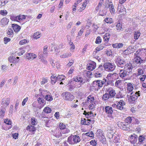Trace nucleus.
Instances as JSON below:
<instances>
[{
	"instance_id": "obj_1",
	"label": "nucleus",
	"mask_w": 146,
	"mask_h": 146,
	"mask_svg": "<svg viewBox=\"0 0 146 146\" xmlns=\"http://www.w3.org/2000/svg\"><path fill=\"white\" fill-rule=\"evenodd\" d=\"M107 92L108 93H106L103 96V99L105 100L113 98L116 94L115 90L113 89H109Z\"/></svg>"
},
{
	"instance_id": "obj_2",
	"label": "nucleus",
	"mask_w": 146,
	"mask_h": 146,
	"mask_svg": "<svg viewBox=\"0 0 146 146\" xmlns=\"http://www.w3.org/2000/svg\"><path fill=\"white\" fill-rule=\"evenodd\" d=\"M103 67L106 71L112 72L115 70L116 66L114 63L107 62L104 64Z\"/></svg>"
},
{
	"instance_id": "obj_3",
	"label": "nucleus",
	"mask_w": 146,
	"mask_h": 146,
	"mask_svg": "<svg viewBox=\"0 0 146 146\" xmlns=\"http://www.w3.org/2000/svg\"><path fill=\"white\" fill-rule=\"evenodd\" d=\"M115 60V63L118 67L123 68L127 64L124 60L120 56L116 57Z\"/></svg>"
},
{
	"instance_id": "obj_4",
	"label": "nucleus",
	"mask_w": 146,
	"mask_h": 146,
	"mask_svg": "<svg viewBox=\"0 0 146 146\" xmlns=\"http://www.w3.org/2000/svg\"><path fill=\"white\" fill-rule=\"evenodd\" d=\"M140 91L136 92L134 93L133 92H131V96L128 99L129 102L131 103L132 102H135L138 98V97L140 96Z\"/></svg>"
},
{
	"instance_id": "obj_5",
	"label": "nucleus",
	"mask_w": 146,
	"mask_h": 146,
	"mask_svg": "<svg viewBox=\"0 0 146 146\" xmlns=\"http://www.w3.org/2000/svg\"><path fill=\"white\" fill-rule=\"evenodd\" d=\"M62 96L64 98V99L69 101H72L74 98V96L69 92L63 93Z\"/></svg>"
},
{
	"instance_id": "obj_6",
	"label": "nucleus",
	"mask_w": 146,
	"mask_h": 146,
	"mask_svg": "<svg viewBox=\"0 0 146 146\" xmlns=\"http://www.w3.org/2000/svg\"><path fill=\"white\" fill-rule=\"evenodd\" d=\"M118 125V127L122 129L128 131L130 130L129 125L127 123L121 122L119 123Z\"/></svg>"
},
{
	"instance_id": "obj_7",
	"label": "nucleus",
	"mask_w": 146,
	"mask_h": 146,
	"mask_svg": "<svg viewBox=\"0 0 146 146\" xmlns=\"http://www.w3.org/2000/svg\"><path fill=\"white\" fill-rule=\"evenodd\" d=\"M123 69L124 70H125L126 72H127V75H128V73H130L131 72L132 69L135 66L133 65L131 63L127 64L125 66Z\"/></svg>"
},
{
	"instance_id": "obj_8",
	"label": "nucleus",
	"mask_w": 146,
	"mask_h": 146,
	"mask_svg": "<svg viewBox=\"0 0 146 146\" xmlns=\"http://www.w3.org/2000/svg\"><path fill=\"white\" fill-rule=\"evenodd\" d=\"M103 110L106 113L110 114L109 115L111 117V115L113 112V109L111 107L108 106H106L105 107L104 110V109Z\"/></svg>"
},
{
	"instance_id": "obj_9",
	"label": "nucleus",
	"mask_w": 146,
	"mask_h": 146,
	"mask_svg": "<svg viewBox=\"0 0 146 146\" xmlns=\"http://www.w3.org/2000/svg\"><path fill=\"white\" fill-rule=\"evenodd\" d=\"M96 66V63L93 62L91 63H89L87 64V69L90 70H93L95 69Z\"/></svg>"
},
{
	"instance_id": "obj_10",
	"label": "nucleus",
	"mask_w": 146,
	"mask_h": 146,
	"mask_svg": "<svg viewBox=\"0 0 146 146\" xmlns=\"http://www.w3.org/2000/svg\"><path fill=\"white\" fill-rule=\"evenodd\" d=\"M133 62L137 64H140L142 63L145 62V60H143L140 57H139V58H134Z\"/></svg>"
},
{
	"instance_id": "obj_11",
	"label": "nucleus",
	"mask_w": 146,
	"mask_h": 146,
	"mask_svg": "<svg viewBox=\"0 0 146 146\" xmlns=\"http://www.w3.org/2000/svg\"><path fill=\"white\" fill-rule=\"evenodd\" d=\"M119 75V76L122 78H124L127 75V72H126L125 70H124L123 69L120 70Z\"/></svg>"
},
{
	"instance_id": "obj_12",
	"label": "nucleus",
	"mask_w": 146,
	"mask_h": 146,
	"mask_svg": "<svg viewBox=\"0 0 146 146\" xmlns=\"http://www.w3.org/2000/svg\"><path fill=\"white\" fill-rule=\"evenodd\" d=\"M108 5L110 13L111 14H114L115 13V10L114 8L112 2H109L108 3Z\"/></svg>"
},
{
	"instance_id": "obj_13",
	"label": "nucleus",
	"mask_w": 146,
	"mask_h": 146,
	"mask_svg": "<svg viewBox=\"0 0 146 146\" xmlns=\"http://www.w3.org/2000/svg\"><path fill=\"white\" fill-rule=\"evenodd\" d=\"M12 27L15 32H19L21 29V27L16 24H12Z\"/></svg>"
},
{
	"instance_id": "obj_14",
	"label": "nucleus",
	"mask_w": 146,
	"mask_h": 146,
	"mask_svg": "<svg viewBox=\"0 0 146 146\" xmlns=\"http://www.w3.org/2000/svg\"><path fill=\"white\" fill-rule=\"evenodd\" d=\"M10 99L9 98H3L2 100L1 104H3L4 105H6L7 106L10 103Z\"/></svg>"
},
{
	"instance_id": "obj_15",
	"label": "nucleus",
	"mask_w": 146,
	"mask_h": 146,
	"mask_svg": "<svg viewBox=\"0 0 146 146\" xmlns=\"http://www.w3.org/2000/svg\"><path fill=\"white\" fill-rule=\"evenodd\" d=\"M81 140L80 137L78 135H75L73 136V141L74 144L77 143L79 142Z\"/></svg>"
},
{
	"instance_id": "obj_16",
	"label": "nucleus",
	"mask_w": 146,
	"mask_h": 146,
	"mask_svg": "<svg viewBox=\"0 0 146 146\" xmlns=\"http://www.w3.org/2000/svg\"><path fill=\"white\" fill-rule=\"evenodd\" d=\"M36 56L35 54L31 53H28L26 56L27 58L29 60L31 59H33L36 58Z\"/></svg>"
},
{
	"instance_id": "obj_17",
	"label": "nucleus",
	"mask_w": 146,
	"mask_h": 146,
	"mask_svg": "<svg viewBox=\"0 0 146 146\" xmlns=\"http://www.w3.org/2000/svg\"><path fill=\"white\" fill-rule=\"evenodd\" d=\"M96 135L98 138H100L103 136H104L103 134L102 131L101 129H98L97 130Z\"/></svg>"
},
{
	"instance_id": "obj_18",
	"label": "nucleus",
	"mask_w": 146,
	"mask_h": 146,
	"mask_svg": "<svg viewBox=\"0 0 146 146\" xmlns=\"http://www.w3.org/2000/svg\"><path fill=\"white\" fill-rule=\"evenodd\" d=\"M93 82L94 84H96L99 87H102L103 85L102 81L101 80H95Z\"/></svg>"
},
{
	"instance_id": "obj_19",
	"label": "nucleus",
	"mask_w": 146,
	"mask_h": 146,
	"mask_svg": "<svg viewBox=\"0 0 146 146\" xmlns=\"http://www.w3.org/2000/svg\"><path fill=\"white\" fill-rule=\"evenodd\" d=\"M44 99L48 101L51 102L53 100V98L51 95L47 94L46 95Z\"/></svg>"
},
{
	"instance_id": "obj_20",
	"label": "nucleus",
	"mask_w": 146,
	"mask_h": 146,
	"mask_svg": "<svg viewBox=\"0 0 146 146\" xmlns=\"http://www.w3.org/2000/svg\"><path fill=\"white\" fill-rule=\"evenodd\" d=\"M74 81L76 82H80V83H82L83 81V79L80 77H75L73 78Z\"/></svg>"
},
{
	"instance_id": "obj_21",
	"label": "nucleus",
	"mask_w": 146,
	"mask_h": 146,
	"mask_svg": "<svg viewBox=\"0 0 146 146\" xmlns=\"http://www.w3.org/2000/svg\"><path fill=\"white\" fill-rule=\"evenodd\" d=\"M127 90L130 92L132 91L133 88L132 84L131 83H129L127 84Z\"/></svg>"
},
{
	"instance_id": "obj_22",
	"label": "nucleus",
	"mask_w": 146,
	"mask_h": 146,
	"mask_svg": "<svg viewBox=\"0 0 146 146\" xmlns=\"http://www.w3.org/2000/svg\"><path fill=\"white\" fill-rule=\"evenodd\" d=\"M117 104L119 106V107H121L122 108V109H121L120 110H123V106L125 105V102L123 100H121L118 102Z\"/></svg>"
},
{
	"instance_id": "obj_23",
	"label": "nucleus",
	"mask_w": 146,
	"mask_h": 146,
	"mask_svg": "<svg viewBox=\"0 0 146 146\" xmlns=\"http://www.w3.org/2000/svg\"><path fill=\"white\" fill-rule=\"evenodd\" d=\"M27 129L30 131H34L36 130L35 127L32 125L28 126Z\"/></svg>"
},
{
	"instance_id": "obj_24",
	"label": "nucleus",
	"mask_w": 146,
	"mask_h": 146,
	"mask_svg": "<svg viewBox=\"0 0 146 146\" xmlns=\"http://www.w3.org/2000/svg\"><path fill=\"white\" fill-rule=\"evenodd\" d=\"M118 10L119 12L121 13H122V14H124L126 13V9L124 7H121V8H119V7H118Z\"/></svg>"
},
{
	"instance_id": "obj_25",
	"label": "nucleus",
	"mask_w": 146,
	"mask_h": 146,
	"mask_svg": "<svg viewBox=\"0 0 146 146\" xmlns=\"http://www.w3.org/2000/svg\"><path fill=\"white\" fill-rule=\"evenodd\" d=\"M20 17H19V16H12L11 17V19L14 21H18L19 20L20 21Z\"/></svg>"
},
{
	"instance_id": "obj_26",
	"label": "nucleus",
	"mask_w": 146,
	"mask_h": 146,
	"mask_svg": "<svg viewBox=\"0 0 146 146\" xmlns=\"http://www.w3.org/2000/svg\"><path fill=\"white\" fill-rule=\"evenodd\" d=\"M140 35V33L137 31H135L134 34V39L135 40H137Z\"/></svg>"
},
{
	"instance_id": "obj_27",
	"label": "nucleus",
	"mask_w": 146,
	"mask_h": 146,
	"mask_svg": "<svg viewBox=\"0 0 146 146\" xmlns=\"http://www.w3.org/2000/svg\"><path fill=\"white\" fill-rule=\"evenodd\" d=\"M9 22V20L6 17L3 18L1 21V23L4 25L7 24Z\"/></svg>"
},
{
	"instance_id": "obj_28",
	"label": "nucleus",
	"mask_w": 146,
	"mask_h": 146,
	"mask_svg": "<svg viewBox=\"0 0 146 146\" xmlns=\"http://www.w3.org/2000/svg\"><path fill=\"white\" fill-rule=\"evenodd\" d=\"M104 21L108 23H111L113 22L112 19L110 18H106L104 19Z\"/></svg>"
},
{
	"instance_id": "obj_29",
	"label": "nucleus",
	"mask_w": 146,
	"mask_h": 146,
	"mask_svg": "<svg viewBox=\"0 0 146 146\" xmlns=\"http://www.w3.org/2000/svg\"><path fill=\"white\" fill-rule=\"evenodd\" d=\"M71 56V54L70 53H67L63 55H62L60 56V57L62 58H68V57L70 56Z\"/></svg>"
},
{
	"instance_id": "obj_30",
	"label": "nucleus",
	"mask_w": 146,
	"mask_h": 146,
	"mask_svg": "<svg viewBox=\"0 0 146 146\" xmlns=\"http://www.w3.org/2000/svg\"><path fill=\"white\" fill-rule=\"evenodd\" d=\"M43 111L46 113H50L51 111V109L48 107L45 108L43 110Z\"/></svg>"
},
{
	"instance_id": "obj_31",
	"label": "nucleus",
	"mask_w": 146,
	"mask_h": 146,
	"mask_svg": "<svg viewBox=\"0 0 146 146\" xmlns=\"http://www.w3.org/2000/svg\"><path fill=\"white\" fill-rule=\"evenodd\" d=\"M100 141L102 143L104 144H106V139L105 138L104 136H103L102 137L99 138Z\"/></svg>"
},
{
	"instance_id": "obj_32",
	"label": "nucleus",
	"mask_w": 146,
	"mask_h": 146,
	"mask_svg": "<svg viewBox=\"0 0 146 146\" xmlns=\"http://www.w3.org/2000/svg\"><path fill=\"white\" fill-rule=\"evenodd\" d=\"M140 50H137L136 51L135 53H134V58H139L140 57V55L141 54Z\"/></svg>"
},
{
	"instance_id": "obj_33",
	"label": "nucleus",
	"mask_w": 146,
	"mask_h": 146,
	"mask_svg": "<svg viewBox=\"0 0 146 146\" xmlns=\"http://www.w3.org/2000/svg\"><path fill=\"white\" fill-rule=\"evenodd\" d=\"M47 91L46 90H43L42 91H41L40 92V95L41 96V97H45V96L46 95H47L46 94H47Z\"/></svg>"
},
{
	"instance_id": "obj_34",
	"label": "nucleus",
	"mask_w": 146,
	"mask_h": 146,
	"mask_svg": "<svg viewBox=\"0 0 146 146\" xmlns=\"http://www.w3.org/2000/svg\"><path fill=\"white\" fill-rule=\"evenodd\" d=\"M85 135L88 136L92 137H94V134L92 131H90L86 133H85Z\"/></svg>"
},
{
	"instance_id": "obj_35",
	"label": "nucleus",
	"mask_w": 146,
	"mask_h": 146,
	"mask_svg": "<svg viewBox=\"0 0 146 146\" xmlns=\"http://www.w3.org/2000/svg\"><path fill=\"white\" fill-rule=\"evenodd\" d=\"M40 34L38 32L35 33L34 34V38L35 39H37L40 37Z\"/></svg>"
},
{
	"instance_id": "obj_36",
	"label": "nucleus",
	"mask_w": 146,
	"mask_h": 146,
	"mask_svg": "<svg viewBox=\"0 0 146 146\" xmlns=\"http://www.w3.org/2000/svg\"><path fill=\"white\" fill-rule=\"evenodd\" d=\"M94 114L92 111L88 112V114L86 115V117L87 118H89L90 117H93Z\"/></svg>"
},
{
	"instance_id": "obj_37",
	"label": "nucleus",
	"mask_w": 146,
	"mask_h": 146,
	"mask_svg": "<svg viewBox=\"0 0 146 146\" xmlns=\"http://www.w3.org/2000/svg\"><path fill=\"white\" fill-rule=\"evenodd\" d=\"M102 39L101 37L99 36H98L96 39L95 43L97 44H100L101 42Z\"/></svg>"
},
{
	"instance_id": "obj_38",
	"label": "nucleus",
	"mask_w": 146,
	"mask_h": 146,
	"mask_svg": "<svg viewBox=\"0 0 146 146\" xmlns=\"http://www.w3.org/2000/svg\"><path fill=\"white\" fill-rule=\"evenodd\" d=\"M120 140V137L119 136L116 135L114 136L113 142L115 143L118 142Z\"/></svg>"
},
{
	"instance_id": "obj_39",
	"label": "nucleus",
	"mask_w": 146,
	"mask_h": 146,
	"mask_svg": "<svg viewBox=\"0 0 146 146\" xmlns=\"http://www.w3.org/2000/svg\"><path fill=\"white\" fill-rule=\"evenodd\" d=\"M64 76L63 75H59L57 76V79H58V81H61L64 79Z\"/></svg>"
},
{
	"instance_id": "obj_40",
	"label": "nucleus",
	"mask_w": 146,
	"mask_h": 146,
	"mask_svg": "<svg viewBox=\"0 0 146 146\" xmlns=\"http://www.w3.org/2000/svg\"><path fill=\"white\" fill-rule=\"evenodd\" d=\"M73 141V139H72V137L70 136L68 138L67 142L70 144H74Z\"/></svg>"
},
{
	"instance_id": "obj_41",
	"label": "nucleus",
	"mask_w": 146,
	"mask_h": 146,
	"mask_svg": "<svg viewBox=\"0 0 146 146\" xmlns=\"http://www.w3.org/2000/svg\"><path fill=\"white\" fill-rule=\"evenodd\" d=\"M5 110L4 108L3 109V108H1L0 112V115L2 117H3L4 115Z\"/></svg>"
},
{
	"instance_id": "obj_42",
	"label": "nucleus",
	"mask_w": 146,
	"mask_h": 146,
	"mask_svg": "<svg viewBox=\"0 0 146 146\" xmlns=\"http://www.w3.org/2000/svg\"><path fill=\"white\" fill-rule=\"evenodd\" d=\"M138 139L139 142H141L145 140V137L143 135H140Z\"/></svg>"
},
{
	"instance_id": "obj_43",
	"label": "nucleus",
	"mask_w": 146,
	"mask_h": 146,
	"mask_svg": "<svg viewBox=\"0 0 146 146\" xmlns=\"http://www.w3.org/2000/svg\"><path fill=\"white\" fill-rule=\"evenodd\" d=\"M7 13L6 10H2L0 11V14L2 15H6Z\"/></svg>"
},
{
	"instance_id": "obj_44",
	"label": "nucleus",
	"mask_w": 146,
	"mask_h": 146,
	"mask_svg": "<svg viewBox=\"0 0 146 146\" xmlns=\"http://www.w3.org/2000/svg\"><path fill=\"white\" fill-rule=\"evenodd\" d=\"M38 101L40 104H42L45 102V100L43 98H39L38 99Z\"/></svg>"
},
{
	"instance_id": "obj_45",
	"label": "nucleus",
	"mask_w": 146,
	"mask_h": 146,
	"mask_svg": "<svg viewBox=\"0 0 146 146\" xmlns=\"http://www.w3.org/2000/svg\"><path fill=\"white\" fill-rule=\"evenodd\" d=\"M112 106L114 108H116L118 110L121 109H122V108L121 107H119V106L117 104V105L115 104H113L112 105Z\"/></svg>"
},
{
	"instance_id": "obj_46",
	"label": "nucleus",
	"mask_w": 146,
	"mask_h": 146,
	"mask_svg": "<svg viewBox=\"0 0 146 146\" xmlns=\"http://www.w3.org/2000/svg\"><path fill=\"white\" fill-rule=\"evenodd\" d=\"M11 40V39L7 37H4V42L5 44H7L8 42H9Z\"/></svg>"
},
{
	"instance_id": "obj_47",
	"label": "nucleus",
	"mask_w": 146,
	"mask_h": 146,
	"mask_svg": "<svg viewBox=\"0 0 146 146\" xmlns=\"http://www.w3.org/2000/svg\"><path fill=\"white\" fill-rule=\"evenodd\" d=\"M48 48V46H45L44 47V49L43 51V53L44 54H47V48Z\"/></svg>"
},
{
	"instance_id": "obj_48",
	"label": "nucleus",
	"mask_w": 146,
	"mask_h": 146,
	"mask_svg": "<svg viewBox=\"0 0 146 146\" xmlns=\"http://www.w3.org/2000/svg\"><path fill=\"white\" fill-rule=\"evenodd\" d=\"M131 51L130 48L129 47V48H127L126 50H125L124 52L126 54H131L132 52H131Z\"/></svg>"
},
{
	"instance_id": "obj_49",
	"label": "nucleus",
	"mask_w": 146,
	"mask_h": 146,
	"mask_svg": "<svg viewBox=\"0 0 146 146\" xmlns=\"http://www.w3.org/2000/svg\"><path fill=\"white\" fill-rule=\"evenodd\" d=\"M146 78V76L145 75H142L140 76L139 79L141 81L143 82L144 81L145 79Z\"/></svg>"
},
{
	"instance_id": "obj_50",
	"label": "nucleus",
	"mask_w": 146,
	"mask_h": 146,
	"mask_svg": "<svg viewBox=\"0 0 146 146\" xmlns=\"http://www.w3.org/2000/svg\"><path fill=\"white\" fill-rule=\"evenodd\" d=\"M90 145H92L93 146H95L97 144L96 141L95 140H92L90 142Z\"/></svg>"
},
{
	"instance_id": "obj_51",
	"label": "nucleus",
	"mask_w": 146,
	"mask_h": 146,
	"mask_svg": "<svg viewBox=\"0 0 146 146\" xmlns=\"http://www.w3.org/2000/svg\"><path fill=\"white\" fill-rule=\"evenodd\" d=\"M144 73L143 71L141 69H139L138 70L137 74L140 75L143 74Z\"/></svg>"
},
{
	"instance_id": "obj_52",
	"label": "nucleus",
	"mask_w": 146,
	"mask_h": 146,
	"mask_svg": "<svg viewBox=\"0 0 146 146\" xmlns=\"http://www.w3.org/2000/svg\"><path fill=\"white\" fill-rule=\"evenodd\" d=\"M132 119H131V117H129L126 118L125 119V121L126 122V123H127L128 124V123H131Z\"/></svg>"
},
{
	"instance_id": "obj_53",
	"label": "nucleus",
	"mask_w": 146,
	"mask_h": 146,
	"mask_svg": "<svg viewBox=\"0 0 146 146\" xmlns=\"http://www.w3.org/2000/svg\"><path fill=\"white\" fill-rule=\"evenodd\" d=\"M137 138H132L131 140V143L134 144L137 142Z\"/></svg>"
},
{
	"instance_id": "obj_54",
	"label": "nucleus",
	"mask_w": 146,
	"mask_h": 146,
	"mask_svg": "<svg viewBox=\"0 0 146 146\" xmlns=\"http://www.w3.org/2000/svg\"><path fill=\"white\" fill-rule=\"evenodd\" d=\"M13 106L12 105L10 106L9 110V114H12L13 113Z\"/></svg>"
},
{
	"instance_id": "obj_55",
	"label": "nucleus",
	"mask_w": 146,
	"mask_h": 146,
	"mask_svg": "<svg viewBox=\"0 0 146 146\" xmlns=\"http://www.w3.org/2000/svg\"><path fill=\"white\" fill-rule=\"evenodd\" d=\"M122 25L121 24L119 23H118L116 25V27L117 28V30H120L122 28Z\"/></svg>"
},
{
	"instance_id": "obj_56",
	"label": "nucleus",
	"mask_w": 146,
	"mask_h": 146,
	"mask_svg": "<svg viewBox=\"0 0 146 146\" xmlns=\"http://www.w3.org/2000/svg\"><path fill=\"white\" fill-rule=\"evenodd\" d=\"M106 12H105V10H103L102 11H100L99 13L100 15L104 16H105L106 14Z\"/></svg>"
},
{
	"instance_id": "obj_57",
	"label": "nucleus",
	"mask_w": 146,
	"mask_h": 146,
	"mask_svg": "<svg viewBox=\"0 0 146 146\" xmlns=\"http://www.w3.org/2000/svg\"><path fill=\"white\" fill-rule=\"evenodd\" d=\"M104 48V47L101 45H100L98 47L96 48V50L97 51H100L102 50Z\"/></svg>"
},
{
	"instance_id": "obj_58",
	"label": "nucleus",
	"mask_w": 146,
	"mask_h": 146,
	"mask_svg": "<svg viewBox=\"0 0 146 146\" xmlns=\"http://www.w3.org/2000/svg\"><path fill=\"white\" fill-rule=\"evenodd\" d=\"M60 128L61 129H65L66 127V126L63 123H60L59 125Z\"/></svg>"
},
{
	"instance_id": "obj_59",
	"label": "nucleus",
	"mask_w": 146,
	"mask_h": 146,
	"mask_svg": "<svg viewBox=\"0 0 146 146\" xmlns=\"http://www.w3.org/2000/svg\"><path fill=\"white\" fill-rule=\"evenodd\" d=\"M13 30L11 29H9L8 30V32L7 33L8 35H11L13 34Z\"/></svg>"
},
{
	"instance_id": "obj_60",
	"label": "nucleus",
	"mask_w": 146,
	"mask_h": 146,
	"mask_svg": "<svg viewBox=\"0 0 146 146\" xmlns=\"http://www.w3.org/2000/svg\"><path fill=\"white\" fill-rule=\"evenodd\" d=\"M4 122L6 124L9 125H11V121L10 120H8V119H5L4 121Z\"/></svg>"
},
{
	"instance_id": "obj_61",
	"label": "nucleus",
	"mask_w": 146,
	"mask_h": 146,
	"mask_svg": "<svg viewBox=\"0 0 146 146\" xmlns=\"http://www.w3.org/2000/svg\"><path fill=\"white\" fill-rule=\"evenodd\" d=\"M109 38L110 37L109 36V35L108 36L106 35L104 37V40L105 41H106V42H108L109 40Z\"/></svg>"
},
{
	"instance_id": "obj_62",
	"label": "nucleus",
	"mask_w": 146,
	"mask_h": 146,
	"mask_svg": "<svg viewBox=\"0 0 146 146\" xmlns=\"http://www.w3.org/2000/svg\"><path fill=\"white\" fill-rule=\"evenodd\" d=\"M86 119L85 118L82 119L81 120V123L82 125H85L86 124Z\"/></svg>"
},
{
	"instance_id": "obj_63",
	"label": "nucleus",
	"mask_w": 146,
	"mask_h": 146,
	"mask_svg": "<svg viewBox=\"0 0 146 146\" xmlns=\"http://www.w3.org/2000/svg\"><path fill=\"white\" fill-rule=\"evenodd\" d=\"M19 17L20 18V21L22 20L23 19H25V16L24 15H19Z\"/></svg>"
},
{
	"instance_id": "obj_64",
	"label": "nucleus",
	"mask_w": 146,
	"mask_h": 146,
	"mask_svg": "<svg viewBox=\"0 0 146 146\" xmlns=\"http://www.w3.org/2000/svg\"><path fill=\"white\" fill-rule=\"evenodd\" d=\"M54 115L56 118L57 119H58L59 118L60 116L59 112H56Z\"/></svg>"
}]
</instances>
